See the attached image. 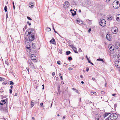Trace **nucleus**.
<instances>
[{
  "mask_svg": "<svg viewBox=\"0 0 120 120\" xmlns=\"http://www.w3.org/2000/svg\"><path fill=\"white\" fill-rule=\"evenodd\" d=\"M115 29H113L112 30V32L114 34H116L117 32V27H116Z\"/></svg>",
  "mask_w": 120,
  "mask_h": 120,
  "instance_id": "obj_11",
  "label": "nucleus"
},
{
  "mask_svg": "<svg viewBox=\"0 0 120 120\" xmlns=\"http://www.w3.org/2000/svg\"><path fill=\"white\" fill-rule=\"evenodd\" d=\"M54 32L55 33H57L58 34L57 32L55 30H54Z\"/></svg>",
  "mask_w": 120,
  "mask_h": 120,
  "instance_id": "obj_61",
  "label": "nucleus"
},
{
  "mask_svg": "<svg viewBox=\"0 0 120 120\" xmlns=\"http://www.w3.org/2000/svg\"><path fill=\"white\" fill-rule=\"evenodd\" d=\"M9 84L10 85H13L14 84L13 82L12 81H10L9 82Z\"/></svg>",
  "mask_w": 120,
  "mask_h": 120,
  "instance_id": "obj_26",
  "label": "nucleus"
},
{
  "mask_svg": "<svg viewBox=\"0 0 120 120\" xmlns=\"http://www.w3.org/2000/svg\"><path fill=\"white\" fill-rule=\"evenodd\" d=\"M60 62V61H57V64H59V65H60V64H60V63L59 62Z\"/></svg>",
  "mask_w": 120,
  "mask_h": 120,
  "instance_id": "obj_38",
  "label": "nucleus"
},
{
  "mask_svg": "<svg viewBox=\"0 0 120 120\" xmlns=\"http://www.w3.org/2000/svg\"><path fill=\"white\" fill-rule=\"evenodd\" d=\"M118 59L120 60V53L117 56Z\"/></svg>",
  "mask_w": 120,
  "mask_h": 120,
  "instance_id": "obj_32",
  "label": "nucleus"
},
{
  "mask_svg": "<svg viewBox=\"0 0 120 120\" xmlns=\"http://www.w3.org/2000/svg\"><path fill=\"white\" fill-rule=\"evenodd\" d=\"M71 53V52L69 51H67L66 52V54L67 55H68L69 54Z\"/></svg>",
  "mask_w": 120,
  "mask_h": 120,
  "instance_id": "obj_24",
  "label": "nucleus"
},
{
  "mask_svg": "<svg viewBox=\"0 0 120 120\" xmlns=\"http://www.w3.org/2000/svg\"><path fill=\"white\" fill-rule=\"evenodd\" d=\"M34 35L30 36L29 37V39L30 41H32L34 39Z\"/></svg>",
  "mask_w": 120,
  "mask_h": 120,
  "instance_id": "obj_14",
  "label": "nucleus"
},
{
  "mask_svg": "<svg viewBox=\"0 0 120 120\" xmlns=\"http://www.w3.org/2000/svg\"><path fill=\"white\" fill-rule=\"evenodd\" d=\"M31 58L33 60H35L36 59V56L34 54H31Z\"/></svg>",
  "mask_w": 120,
  "mask_h": 120,
  "instance_id": "obj_13",
  "label": "nucleus"
},
{
  "mask_svg": "<svg viewBox=\"0 0 120 120\" xmlns=\"http://www.w3.org/2000/svg\"><path fill=\"white\" fill-rule=\"evenodd\" d=\"M91 95H95L96 94V93L95 92H91Z\"/></svg>",
  "mask_w": 120,
  "mask_h": 120,
  "instance_id": "obj_25",
  "label": "nucleus"
},
{
  "mask_svg": "<svg viewBox=\"0 0 120 120\" xmlns=\"http://www.w3.org/2000/svg\"><path fill=\"white\" fill-rule=\"evenodd\" d=\"M5 100H2L1 101H2L3 102H4V104H5L6 103L5 102Z\"/></svg>",
  "mask_w": 120,
  "mask_h": 120,
  "instance_id": "obj_39",
  "label": "nucleus"
},
{
  "mask_svg": "<svg viewBox=\"0 0 120 120\" xmlns=\"http://www.w3.org/2000/svg\"><path fill=\"white\" fill-rule=\"evenodd\" d=\"M52 75H55V73L54 72H53L52 73Z\"/></svg>",
  "mask_w": 120,
  "mask_h": 120,
  "instance_id": "obj_49",
  "label": "nucleus"
},
{
  "mask_svg": "<svg viewBox=\"0 0 120 120\" xmlns=\"http://www.w3.org/2000/svg\"><path fill=\"white\" fill-rule=\"evenodd\" d=\"M115 46L116 49H118L120 47V44L118 42H116L115 44Z\"/></svg>",
  "mask_w": 120,
  "mask_h": 120,
  "instance_id": "obj_12",
  "label": "nucleus"
},
{
  "mask_svg": "<svg viewBox=\"0 0 120 120\" xmlns=\"http://www.w3.org/2000/svg\"><path fill=\"white\" fill-rule=\"evenodd\" d=\"M72 90H73L74 91H75L77 93H78V92L77 90H76L75 89L73 88L71 89Z\"/></svg>",
  "mask_w": 120,
  "mask_h": 120,
  "instance_id": "obj_29",
  "label": "nucleus"
},
{
  "mask_svg": "<svg viewBox=\"0 0 120 120\" xmlns=\"http://www.w3.org/2000/svg\"><path fill=\"white\" fill-rule=\"evenodd\" d=\"M108 48L110 51L112 52L114 50V46L112 45H109L108 46Z\"/></svg>",
  "mask_w": 120,
  "mask_h": 120,
  "instance_id": "obj_8",
  "label": "nucleus"
},
{
  "mask_svg": "<svg viewBox=\"0 0 120 120\" xmlns=\"http://www.w3.org/2000/svg\"><path fill=\"white\" fill-rule=\"evenodd\" d=\"M70 5L69 2L68 1H66L64 3L63 6L65 8H67Z\"/></svg>",
  "mask_w": 120,
  "mask_h": 120,
  "instance_id": "obj_4",
  "label": "nucleus"
},
{
  "mask_svg": "<svg viewBox=\"0 0 120 120\" xmlns=\"http://www.w3.org/2000/svg\"><path fill=\"white\" fill-rule=\"evenodd\" d=\"M79 52H82V50L80 48H79Z\"/></svg>",
  "mask_w": 120,
  "mask_h": 120,
  "instance_id": "obj_41",
  "label": "nucleus"
},
{
  "mask_svg": "<svg viewBox=\"0 0 120 120\" xmlns=\"http://www.w3.org/2000/svg\"><path fill=\"white\" fill-rule=\"evenodd\" d=\"M30 29L31 30H31H30V31H31L32 33H34V29Z\"/></svg>",
  "mask_w": 120,
  "mask_h": 120,
  "instance_id": "obj_30",
  "label": "nucleus"
},
{
  "mask_svg": "<svg viewBox=\"0 0 120 120\" xmlns=\"http://www.w3.org/2000/svg\"><path fill=\"white\" fill-rule=\"evenodd\" d=\"M115 63L116 67L118 68H120V61H116L115 62Z\"/></svg>",
  "mask_w": 120,
  "mask_h": 120,
  "instance_id": "obj_5",
  "label": "nucleus"
},
{
  "mask_svg": "<svg viewBox=\"0 0 120 120\" xmlns=\"http://www.w3.org/2000/svg\"><path fill=\"white\" fill-rule=\"evenodd\" d=\"M72 58L71 57H69L68 58V59L69 60H72Z\"/></svg>",
  "mask_w": 120,
  "mask_h": 120,
  "instance_id": "obj_37",
  "label": "nucleus"
},
{
  "mask_svg": "<svg viewBox=\"0 0 120 120\" xmlns=\"http://www.w3.org/2000/svg\"><path fill=\"white\" fill-rule=\"evenodd\" d=\"M118 117L117 115L116 114L113 113L110 115L109 118L111 120H116Z\"/></svg>",
  "mask_w": 120,
  "mask_h": 120,
  "instance_id": "obj_1",
  "label": "nucleus"
},
{
  "mask_svg": "<svg viewBox=\"0 0 120 120\" xmlns=\"http://www.w3.org/2000/svg\"><path fill=\"white\" fill-rule=\"evenodd\" d=\"M105 1L107 2H108L110 0H105Z\"/></svg>",
  "mask_w": 120,
  "mask_h": 120,
  "instance_id": "obj_57",
  "label": "nucleus"
},
{
  "mask_svg": "<svg viewBox=\"0 0 120 120\" xmlns=\"http://www.w3.org/2000/svg\"><path fill=\"white\" fill-rule=\"evenodd\" d=\"M77 23L79 24H82L83 23V22L82 21H80L77 20Z\"/></svg>",
  "mask_w": 120,
  "mask_h": 120,
  "instance_id": "obj_19",
  "label": "nucleus"
},
{
  "mask_svg": "<svg viewBox=\"0 0 120 120\" xmlns=\"http://www.w3.org/2000/svg\"><path fill=\"white\" fill-rule=\"evenodd\" d=\"M5 79L4 78L0 77V81H4V80Z\"/></svg>",
  "mask_w": 120,
  "mask_h": 120,
  "instance_id": "obj_31",
  "label": "nucleus"
},
{
  "mask_svg": "<svg viewBox=\"0 0 120 120\" xmlns=\"http://www.w3.org/2000/svg\"><path fill=\"white\" fill-rule=\"evenodd\" d=\"M113 18L112 16L111 15L109 16L107 18V19L109 21L111 20Z\"/></svg>",
  "mask_w": 120,
  "mask_h": 120,
  "instance_id": "obj_18",
  "label": "nucleus"
},
{
  "mask_svg": "<svg viewBox=\"0 0 120 120\" xmlns=\"http://www.w3.org/2000/svg\"><path fill=\"white\" fill-rule=\"evenodd\" d=\"M31 107L32 108L33 106L34 105V103L32 101L31 102Z\"/></svg>",
  "mask_w": 120,
  "mask_h": 120,
  "instance_id": "obj_21",
  "label": "nucleus"
},
{
  "mask_svg": "<svg viewBox=\"0 0 120 120\" xmlns=\"http://www.w3.org/2000/svg\"><path fill=\"white\" fill-rule=\"evenodd\" d=\"M4 11L5 12H6L7 11V6H5L4 7Z\"/></svg>",
  "mask_w": 120,
  "mask_h": 120,
  "instance_id": "obj_28",
  "label": "nucleus"
},
{
  "mask_svg": "<svg viewBox=\"0 0 120 120\" xmlns=\"http://www.w3.org/2000/svg\"><path fill=\"white\" fill-rule=\"evenodd\" d=\"M12 93V91L11 89H10V93L11 94Z\"/></svg>",
  "mask_w": 120,
  "mask_h": 120,
  "instance_id": "obj_46",
  "label": "nucleus"
},
{
  "mask_svg": "<svg viewBox=\"0 0 120 120\" xmlns=\"http://www.w3.org/2000/svg\"><path fill=\"white\" fill-rule=\"evenodd\" d=\"M50 42L52 43L53 44H54L55 42V41L54 39L51 40Z\"/></svg>",
  "mask_w": 120,
  "mask_h": 120,
  "instance_id": "obj_20",
  "label": "nucleus"
},
{
  "mask_svg": "<svg viewBox=\"0 0 120 120\" xmlns=\"http://www.w3.org/2000/svg\"><path fill=\"white\" fill-rule=\"evenodd\" d=\"M34 5V2H31L30 3L29 6L30 8H33Z\"/></svg>",
  "mask_w": 120,
  "mask_h": 120,
  "instance_id": "obj_16",
  "label": "nucleus"
},
{
  "mask_svg": "<svg viewBox=\"0 0 120 120\" xmlns=\"http://www.w3.org/2000/svg\"><path fill=\"white\" fill-rule=\"evenodd\" d=\"M117 17H119V18L120 17V14H118L116 16Z\"/></svg>",
  "mask_w": 120,
  "mask_h": 120,
  "instance_id": "obj_43",
  "label": "nucleus"
},
{
  "mask_svg": "<svg viewBox=\"0 0 120 120\" xmlns=\"http://www.w3.org/2000/svg\"><path fill=\"white\" fill-rule=\"evenodd\" d=\"M101 94H105V92H104V91H102L101 92Z\"/></svg>",
  "mask_w": 120,
  "mask_h": 120,
  "instance_id": "obj_42",
  "label": "nucleus"
},
{
  "mask_svg": "<svg viewBox=\"0 0 120 120\" xmlns=\"http://www.w3.org/2000/svg\"><path fill=\"white\" fill-rule=\"evenodd\" d=\"M70 11L72 13V15L74 16L76 15V11H75L74 10L73 11L72 9H71L70 10Z\"/></svg>",
  "mask_w": 120,
  "mask_h": 120,
  "instance_id": "obj_15",
  "label": "nucleus"
},
{
  "mask_svg": "<svg viewBox=\"0 0 120 120\" xmlns=\"http://www.w3.org/2000/svg\"><path fill=\"white\" fill-rule=\"evenodd\" d=\"M28 62L29 64H30V66H31L33 68L34 67L33 64L32 63V62L30 60H28Z\"/></svg>",
  "mask_w": 120,
  "mask_h": 120,
  "instance_id": "obj_17",
  "label": "nucleus"
},
{
  "mask_svg": "<svg viewBox=\"0 0 120 120\" xmlns=\"http://www.w3.org/2000/svg\"><path fill=\"white\" fill-rule=\"evenodd\" d=\"M27 27L26 26H25L24 27V28H23V29H27Z\"/></svg>",
  "mask_w": 120,
  "mask_h": 120,
  "instance_id": "obj_47",
  "label": "nucleus"
},
{
  "mask_svg": "<svg viewBox=\"0 0 120 120\" xmlns=\"http://www.w3.org/2000/svg\"><path fill=\"white\" fill-rule=\"evenodd\" d=\"M13 6L14 9V10L15 8V6L14 5V2H13Z\"/></svg>",
  "mask_w": 120,
  "mask_h": 120,
  "instance_id": "obj_36",
  "label": "nucleus"
},
{
  "mask_svg": "<svg viewBox=\"0 0 120 120\" xmlns=\"http://www.w3.org/2000/svg\"><path fill=\"white\" fill-rule=\"evenodd\" d=\"M80 77H81L82 78H83V76L82 75H80Z\"/></svg>",
  "mask_w": 120,
  "mask_h": 120,
  "instance_id": "obj_60",
  "label": "nucleus"
},
{
  "mask_svg": "<svg viewBox=\"0 0 120 120\" xmlns=\"http://www.w3.org/2000/svg\"><path fill=\"white\" fill-rule=\"evenodd\" d=\"M7 83H5L4 82H3V84H4V85H5V84H7Z\"/></svg>",
  "mask_w": 120,
  "mask_h": 120,
  "instance_id": "obj_58",
  "label": "nucleus"
},
{
  "mask_svg": "<svg viewBox=\"0 0 120 120\" xmlns=\"http://www.w3.org/2000/svg\"><path fill=\"white\" fill-rule=\"evenodd\" d=\"M84 22L87 23V24L89 25H90L91 24V20H90L89 19H87L86 20H85Z\"/></svg>",
  "mask_w": 120,
  "mask_h": 120,
  "instance_id": "obj_10",
  "label": "nucleus"
},
{
  "mask_svg": "<svg viewBox=\"0 0 120 120\" xmlns=\"http://www.w3.org/2000/svg\"><path fill=\"white\" fill-rule=\"evenodd\" d=\"M73 68L71 67H70L68 68V70H73Z\"/></svg>",
  "mask_w": 120,
  "mask_h": 120,
  "instance_id": "obj_35",
  "label": "nucleus"
},
{
  "mask_svg": "<svg viewBox=\"0 0 120 120\" xmlns=\"http://www.w3.org/2000/svg\"><path fill=\"white\" fill-rule=\"evenodd\" d=\"M91 28H90L88 30V32L89 33L91 31Z\"/></svg>",
  "mask_w": 120,
  "mask_h": 120,
  "instance_id": "obj_44",
  "label": "nucleus"
},
{
  "mask_svg": "<svg viewBox=\"0 0 120 120\" xmlns=\"http://www.w3.org/2000/svg\"><path fill=\"white\" fill-rule=\"evenodd\" d=\"M116 19L118 21H120V17H117L116 16Z\"/></svg>",
  "mask_w": 120,
  "mask_h": 120,
  "instance_id": "obj_23",
  "label": "nucleus"
},
{
  "mask_svg": "<svg viewBox=\"0 0 120 120\" xmlns=\"http://www.w3.org/2000/svg\"><path fill=\"white\" fill-rule=\"evenodd\" d=\"M99 24L101 26L103 27L105 26L106 24L105 20L104 19H100Z\"/></svg>",
  "mask_w": 120,
  "mask_h": 120,
  "instance_id": "obj_3",
  "label": "nucleus"
},
{
  "mask_svg": "<svg viewBox=\"0 0 120 120\" xmlns=\"http://www.w3.org/2000/svg\"><path fill=\"white\" fill-rule=\"evenodd\" d=\"M113 7L114 8L117 9L120 6V4L119 2L117 1H115L113 3Z\"/></svg>",
  "mask_w": 120,
  "mask_h": 120,
  "instance_id": "obj_2",
  "label": "nucleus"
},
{
  "mask_svg": "<svg viewBox=\"0 0 120 120\" xmlns=\"http://www.w3.org/2000/svg\"><path fill=\"white\" fill-rule=\"evenodd\" d=\"M114 107L116 108V104H114Z\"/></svg>",
  "mask_w": 120,
  "mask_h": 120,
  "instance_id": "obj_54",
  "label": "nucleus"
},
{
  "mask_svg": "<svg viewBox=\"0 0 120 120\" xmlns=\"http://www.w3.org/2000/svg\"><path fill=\"white\" fill-rule=\"evenodd\" d=\"M107 85V83H105V86H106Z\"/></svg>",
  "mask_w": 120,
  "mask_h": 120,
  "instance_id": "obj_62",
  "label": "nucleus"
},
{
  "mask_svg": "<svg viewBox=\"0 0 120 120\" xmlns=\"http://www.w3.org/2000/svg\"><path fill=\"white\" fill-rule=\"evenodd\" d=\"M30 46L29 45H26V49L27 51L28 52H29L31 51V49H30Z\"/></svg>",
  "mask_w": 120,
  "mask_h": 120,
  "instance_id": "obj_9",
  "label": "nucleus"
},
{
  "mask_svg": "<svg viewBox=\"0 0 120 120\" xmlns=\"http://www.w3.org/2000/svg\"><path fill=\"white\" fill-rule=\"evenodd\" d=\"M89 70V68H87L86 69V71L88 72Z\"/></svg>",
  "mask_w": 120,
  "mask_h": 120,
  "instance_id": "obj_52",
  "label": "nucleus"
},
{
  "mask_svg": "<svg viewBox=\"0 0 120 120\" xmlns=\"http://www.w3.org/2000/svg\"><path fill=\"white\" fill-rule=\"evenodd\" d=\"M26 69H27V70L28 71V72L29 73V70L28 69V68H26Z\"/></svg>",
  "mask_w": 120,
  "mask_h": 120,
  "instance_id": "obj_59",
  "label": "nucleus"
},
{
  "mask_svg": "<svg viewBox=\"0 0 120 120\" xmlns=\"http://www.w3.org/2000/svg\"><path fill=\"white\" fill-rule=\"evenodd\" d=\"M116 95V94H112V95L113 96Z\"/></svg>",
  "mask_w": 120,
  "mask_h": 120,
  "instance_id": "obj_56",
  "label": "nucleus"
},
{
  "mask_svg": "<svg viewBox=\"0 0 120 120\" xmlns=\"http://www.w3.org/2000/svg\"><path fill=\"white\" fill-rule=\"evenodd\" d=\"M27 18L29 19V20H32V19H31L30 18V17H28V16H27Z\"/></svg>",
  "mask_w": 120,
  "mask_h": 120,
  "instance_id": "obj_34",
  "label": "nucleus"
},
{
  "mask_svg": "<svg viewBox=\"0 0 120 120\" xmlns=\"http://www.w3.org/2000/svg\"><path fill=\"white\" fill-rule=\"evenodd\" d=\"M106 120H111L110 119L109 117H108L106 119Z\"/></svg>",
  "mask_w": 120,
  "mask_h": 120,
  "instance_id": "obj_45",
  "label": "nucleus"
},
{
  "mask_svg": "<svg viewBox=\"0 0 120 120\" xmlns=\"http://www.w3.org/2000/svg\"><path fill=\"white\" fill-rule=\"evenodd\" d=\"M92 79L94 81H95V79L94 78H92Z\"/></svg>",
  "mask_w": 120,
  "mask_h": 120,
  "instance_id": "obj_48",
  "label": "nucleus"
},
{
  "mask_svg": "<svg viewBox=\"0 0 120 120\" xmlns=\"http://www.w3.org/2000/svg\"><path fill=\"white\" fill-rule=\"evenodd\" d=\"M28 34L30 35V34H31V33H32L31 32V31H30V32H28Z\"/></svg>",
  "mask_w": 120,
  "mask_h": 120,
  "instance_id": "obj_50",
  "label": "nucleus"
},
{
  "mask_svg": "<svg viewBox=\"0 0 120 120\" xmlns=\"http://www.w3.org/2000/svg\"><path fill=\"white\" fill-rule=\"evenodd\" d=\"M46 31H50L51 30V29L47 27L46 28Z\"/></svg>",
  "mask_w": 120,
  "mask_h": 120,
  "instance_id": "obj_22",
  "label": "nucleus"
},
{
  "mask_svg": "<svg viewBox=\"0 0 120 120\" xmlns=\"http://www.w3.org/2000/svg\"><path fill=\"white\" fill-rule=\"evenodd\" d=\"M98 61H101L102 63H103L104 62V61H103V59H102L99 58L98 59Z\"/></svg>",
  "mask_w": 120,
  "mask_h": 120,
  "instance_id": "obj_27",
  "label": "nucleus"
},
{
  "mask_svg": "<svg viewBox=\"0 0 120 120\" xmlns=\"http://www.w3.org/2000/svg\"><path fill=\"white\" fill-rule=\"evenodd\" d=\"M13 86H11V87H11V89H12V88H13Z\"/></svg>",
  "mask_w": 120,
  "mask_h": 120,
  "instance_id": "obj_51",
  "label": "nucleus"
},
{
  "mask_svg": "<svg viewBox=\"0 0 120 120\" xmlns=\"http://www.w3.org/2000/svg\"><path fill=\"white\" fill-rule=\"evenodd\" d=\"M27 24H28L29 26L31 25V23L28 21L27 22Z\"/></svg>",
  "mask_w": 120,
  "mask_h": 120,
  "instance_id": "obj_40",
  "label": "nucleus"
},
{
  "mask_svg": "<svg viewBox=\"0 0 120 120\" xmlns=\"http://www.w3.org/2000/svg\"><path fill=\"white\" fill-rule=\"evenodd\" d=\"M106 37L107 39L109 41H110L112 40V37L109 34H107Z\"/></svg>",
  "mask_w": 120,
  "mask_h": 120,
  "instance_id": "obj_6",
  "label": "nucleus"
},
{
  "mask_svg": "<svg viewBox=\"0 0 120 120\" xmlns=\"http://www.w3.org/2000/svg\"><path fill=\"white\" fill-rule=\"evenodd\" d=\"M70 46L72 48V49L74 50L75 52L76 53H78V52L77 51V49L76 47L71 45H70Z\"/></svg>",
  "mask_w": 120,
  "mask_h": 120,
  "instance_id": "obj_7",
  "label": "nucleus"
},
{
  "mask_svg": "<svg viewBox=\"0 0 120 120\" xmlns=\"http://www.w3.org/2000/svg\"><path fill=\"white\" fill-rule=\"evenodd\" d=\"M40 105L41 106H42V105H43V104L42 103H40Z\"/></svg>",
  "mask_w": 120,
  "mask_h": 120,
  "instance_id": "obj_55",
  "label": "nucleus"
},
{
  "mask_svg": "<svg viewBox=\"0 0 120 120\" xmlns=\"http://www.w3.org/2000/svg\"><path fill=\"white\" fill-rule=\"evenodd\" d=\"M109 113H106L104 114V116L105 117L107 116L109 114Z\"/></svg>",
  "mask_w": 120,
  "mask_h": 120,
  "instance_id": "obj_33",
  "label": "nucleus"
},
{
  "mask_svg": "<svg viewBox=\"0 0 120 120\" xmlns=\"http://www.w3.org/2000/svg\"><path fill=\"white\" fill-rule=\"evenodd\" d=\"M88 61L89 63H90L91 62V61L89 60H88Z\"/></svg>",
  "mask_w": 120,
  "mask_h": 120,
  "instance_id": "obj_53",
  "label": "nucleus"
},
{
  "mask_svg": "<svg viewBox=\"0 0 120 120\" xmlns=\"http://www.w3.org/2000/svg\"><path fill=\"white\" fill-rule=\"evenodd\" d=\"M32 46L33 47H34V46H35L34 44H32Z\"/></svg>",
  "mask_w": 120,
  "mask_h": 120,
  "instance_id": "obj_63",
  "label": "nucleus"
},
{
  "mask_svg": "<svg viewBox=\"0 0 120 120\" xmlns=\"http://www.w3.org/2000/svg\"><path fill=\"white\" fill-rule=\"evenodd\" d=\"M52 27H53V30H55V29L54 28V26H53V25H52Z\"/></svg>",
  "mask_w": 120,
  "mask_h": 120,
  "instance_id": "obj_64",
  "label": "nucleus"
}]
</instances>
